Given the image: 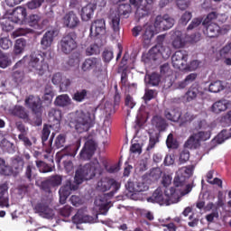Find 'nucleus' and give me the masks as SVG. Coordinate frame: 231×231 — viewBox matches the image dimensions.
Instances as JSON below:
<instances>
[{
    "mask_svg": "<svg viewBox=\"0 0 231 231\" xmlns=\"http://www.w3.org/2000/svg\"><path fill=\"white\" fill-rule=\"evenodd\" d=\"M95 204L99 207V210H101V214L106 216L107 214V210H109V202L106 200V195L97 197L95 200Z\"/></svg>",
    "mask_w": 231,
    "mask_h": 231,
    "instance_id": "30",
    "label": "nucleus"
},
{
    "mask_svg": "<svg viewBox=\"0 0 231 231\" xmlns=\"http://www.w3.org/2000/svg\"><path fill=\"white\" fill-rule=\"evenodd\" d=\"M11 115L14 116H17L18 118H22L23 120H28V112L24 108V106H14L13 108L10 109Z\"/></svg>",
    "mask_w": 231,
    "mask_h": 231,
    "instance_id": "29",
    "label": "nucleus"
},
{
    "mask_svg": "<svg viewBox=\"0 0 231 231\" xmlns=\"http://www.w3.org/2000/svg\"><path fill=\"white\" fill-rule=\"evenodd\" d=\"M0 207L8 208L10 207V196L8 195V184H0Z\"/></svg>",
    "mask_w": 231,
    "mask_h": 231,
    "instance_id": "23",
    "label": "nucleus"
},
{
    "mask_svg": "<svg viewBox=\"0 0 231 231\" xmlns=\"http://www.w3.org/2000/svg\"><path fill=\"white\" fill-rule=\"evenodd\" d=\"M61 23L65 28H69L70 30H75L78 26H80V18L79 14L73 11H69L65 14L61 19Z\"/></svg>",
    "mask_w": 231,
    "mask_h": 231,
    "instance_id": "11",
    "label": "nucleus"
},
{
    "mask_svg": "<svg viewBox=\"0 0 231 231\" xmlns=\"http://www.w3.org/2000/svg\"><path fill=\"white\" fill-rule=\"evenodd\" d=\"M178 190L179 189H176L174 188H171L170 189L166 190L168 205H172L180 201V193L178 192Z\"/></svg>",
    "mask_w": 231,
    "mask_h": 231,
    "instance_id": "27",
    "label": "nucleus"
},
{
    "mask_svg": "<svg viewBox=\"0 0 231 231\" xmlns=\"http://www.w3.org/2000/svg\"><path fill=\"white\" fill-rule=\"evenodd\" d=\"M162 57V59H169L171 57V49L162 45H156L152 48L148 53L150 60H158Z\"/></svg>",
    "mask_w": 231,
    "mask_h": 231,
    "instance_id": "10",
    "label": "nucleus"
},
{
    "mask_svg": "<svg viewBox=\"0 0 231 231\" xmlns=\"http://www.w3.org/2000/svg\"><path fill=\"white\" fill-rule=\"evenodd\" d=\"M95 151H97V143H95L93 138L89 137L86 141L79 156L81 160H91V158H93V154H95Z\"/></svg>",
    "mask_w": 231,
    "mask_h": 231,
    "instance_id": "12",
    "label": "nucleus"
},
{
    "mask_svg": "<svg viewBox=\"0 0 231 231\" xmlns=\"http://www.w3.org/2000/svg\"><path fill=\"white\" fill-rule=\"evenodd\" d=\"M158 142H160V140L158 139V135H150L149 144L146 148V151H151L152 149H154Z\"/></svg>",
    "mask_w": 231,
    "mask_h": 231,
    "instance_id": "62",
    "label": "nucleus"
},
{
    "mask_svg": "<svg viewBox=\"0 0 231 231\" xmlns=\"http://www.w3.org/2000/svg\"><path fill=\"white\" fill-rule=\"evenodd\" d=\"M88 97V90L86 89H82V90H79L77 91L72 98L73 100H75L76 102H82L83 100L86 99V97Z\"/></svg>",
    "mask_w": 231,
    "mask_h": 231,
    "instance_id": "49",
    "label": "nucleus"
},
{
    "mask_svg": "<svg viewBox=\"0 0 231 231\" xmlns=\"http://www.w3.org/2000/svg\"><path fill=\"white\" fill-rule=\"evenodd\" d=\"M12 40L6 36H0V50H10L13 46Z\"/></svg>",
    "mask_w": 231,
    "mask_h": 231,
    "instance_id": "47",
    "label": "nucleus"
},
{
    "mask_svg": "<svg viewBox=\"0 0 231 231\" xmlns=\"http://www.w3.org/2000/svg\"><path fill=\"white\" fill-rule=\"evenodd\" d=\"M53 129V125H44L42 131V141L44 145L45 142H48L50 134H51V130Z\"/></svg>",
    "mask_w": 231,
    "mask_h": 231,
    "instance_id": "42",
    "label": "nucleus"
},
{
    "mask_svg": "<svg viewBox=\"0 0 231 231\" xmlns=\"http://www.w3.org/2000/svg\"><path fill=\"white\" fill-rule=\"evenodd\" d=\"M91 37H98V35H106V20L97 19L94 21L90 26Z\"/></svg>",
    "mask_w": 231,
    "mask_h": 231,
    "instance_id": "17",
    "label": "nucleus"
},
{
    "mask_svg": "<svg viewBox=\"0 0 231 231\" xmlns=\"http://www.w3.org/2000/svg\"><path fill=\"white\" fill-rule=\"evenodd\" d=\"M8 66H12V60H10L8 55L0 51V68L5 69V68H8Z\"/></svg>",
    "mask_w": 231,
    "mask_h": 231,
    "instance_id": "46",
    "label": "nucleus"
},
{
    "mask_svg": "<svg viewBox=\"0 0 231 231\" xmlns=\"http://www.w3.org/2000/svg\"><path fill=\"white\" fill-rule=\"evenodd\" d=\"M42 17L39 14H31L28 19L30 26H37L42 21Z\"/></svg>",
    "mask_w": 231,
    "mask_h": 231,
    "instance_id": "59",
    "label": "nucleus"
},
{
    "mask_svg": "<svg viewBox=\"0 0 231 231\" xmlns=\"http://www.w3.org/2000/svg\"><path fill=\"white\" fill-rule=\"evenodd\" d=\"M62 185V176L54 175L48 178L45 182H42V187L46 192H51L50 187H59Z\"/></svg>",
    "mask_w": 231,
    "mask_h": 231,
    "instance_id": "22",
    "label": "nucleus"
},
{
    "mask_svg": "<svg viewBox=\"0 0 231 231\" xmlns=\"http://www.w3.org/2000/svg\"><path fill=\"white\" fill-rule=\"evenodd\" d=\"M55 30L46 32L42 40L41 46L42 50H48V48H51V44H53V41L55 39Z\"/></svg>",
    "mask_w": 231,
    "mask_h": 231,
    "instance_id": "24",
    "label": "nucleus"
},
{
    "mask_svg": "<svg viewBox=\"0 0 231 231\" xmlns=\"http://www.w3.org/2000/svg\"><path fill=\"white\" fill-rule=\"evenodd\" d=\"M166 145L169 149H178V141L174 139V135H172V134H170L168 135V138L166 140Z\"/></svg>",
    "mask_w": 231,
    "mask_h": 231,
    "instance_id": "53",
    "label": "nucleus"
},
{
    "mask_svg": "<svg viewBox=\"0 0 231 231\" xmlns=\"http://www.w3.org/2000/svg\"><path fill=\"white\" fill-rule=\"evenodd\" d=\"M196 79H198V74L190 73L184 79V80L175 83V89H185V88H187V86H189L191 82H194Z\"/></svg>",
    "mask_w": 231,
    "mask_h": 231,
    "instance_id": "26",
    "label": "nucleus"
},
{
    "mask_svg": "<svg viewBox=\"0 0 231 231\" xmlns=\"http://www.w3.org/2000/svg\"><path fill=\"white\" fill-rule=\"evenodd\" d=\"M71 210H73L71 206L67 205L59 209V214L62 216V217H69V216H71Z\"/></svg>",
    "mask_w": 231,
    "mask_h": 231,
    "instance_id": "60",
    "label": "nucleus"
},
{
    "mask_svg": "<svg viewBox=\"0 0 231 231\" xmlns=\"http://www.w3.org/2000/svg\"><path fill=\"white\" fill-rule=\"evenodd\" d=\"M25 106H28L30 109H32V113L41 116L42 113V102L41 101V97L29 96L25 99Z\"/></svg>",
    "mask_w": 231,
    "mask_h": 231,
    "instance_id": "15",
    "label": "nucleus"
},
{
    "mask_svg": "<svg viewBox=\"0 0 231 231\" xmlns=\"http://www.w3.org/2000/svg\"><path fill=\"white\" fill-rule=\"evenodd\" d=\"M132 33L134 37L141 35V40L144 46H149L152 37H154V26L151 23H145L144 25H137L133 28Z\"/></svg>",
    "mask_w": 231,
    "mask_h": 231,
    "instance_id": "4",
    "label": "nucleus"
},
{
    "mask_svg": "<svg viewBox=\"0 0 231 231\" xmlns=\"http://www.w3.org/2000/svg\"><path fill=\"white\" fill-rule=\"evenodd\" d=\"M125 187L129 192H145V190H149V185L143 182V180H136L134 182L128 180L125 184Z\"/></svg>",
    "mask_w": 231,
    "mask_h": 231,
    "instance_id": "20",
    "label": "nucleus"
},
{
    "mask_svg": "<svg viewBox=\"0 0 231 231\" xmlns=\"http://www.w3.org/2000/svg\"><path fill=\"white\" fill-rule=\"evenodd\" d=\"M152 124L157 127L159 131L165 129V119L160 116H155L152 120Z\"/></svg>",
    "mask_w": 231,
    "mask_h": 231,
    "instance_id": "43",
    "label": "nucleus"
},
{
    "mask_svg": "<svg viewBox=\"0 0 231 231\" xmlns=\"http://www.w3.org/2000/svg\"><path fill=\"white\" fill-rule=\"evenodd\" d=\"M82 71H100L102 69V60L99 58L87 59L81 65Z\"/></svg>",
    "mask_w": 231,
    "mask_h": 231,
    "instance_id": "18",
    "label": "nucleus"
},
{
    "mask_svg": "<svg viewBox=\"0 0 231 231\" xmlns=\"http://www.w3.org/2000/svg\"><path fill=\"white\" fill-rule=\"evenodd\" d=\"M173 183L175 187L180 191L181 196H186V194H189L192 191V185L185 184L187 183V179H185L184 176L178 174V171L176 172Z\"/></svg>",
    "mask_w": 231,
    "mask_h": 231,
    "instance_id": "13",
    "label": "nucleus"
},
{
    "mask_svg": "<svg viewBox=\"0 0 231 231\" xmlns=\"http://www.w3.org/2000/svg\"><path fill=\"white\" fill-rule=\"evenodd\" d=\"M77 145H70V146H67L64 149V152L67 156H77Z\"/></svg>",
    "mask_w": 231,
    "mask_h": 231,
    "instance_id": "63",
    "label": "nucleus"
},
{
    "mask_svg": "<svg viewBox=\"0 0 231 231\" xmlns=\"http://www.w3.org/2000/svg\"><path fill=\"white\" fill-rule=\"evenodd\" d=\"M174 23L173 18L169 14L158 15L154 21V28L156 32H165L166 30H171L174 26Z\"/></svg>",
    "mask_w": 231,
    "mask_h": 231,
    "instance_id": "8",
    "label": "nucleus"
},
{
    "mask_svg": "<svg viewBox=\"0 0 231 231\" xmlns=\"http://www.w3.org/2000/svg\"><path fill=\"white\" fill-rule=\"evenodd\" d=\"M222 59H226L228 55H231V42L226 44L219 51Z\"/></svg>",
    "mask_w": 231,
    "mask_h": 231,
    "instance_id": "54",
    "label": "nucleus"
},
{
    "mask_svg": "<svg viewBox=\"0 0 231 231\" xmlns=\"http://www.w3.org/2000/svg\"><path fill=\"white\" fill-rule=\"evenodd\" d=\"M201 23H203V20H201V18H194L189 24L187 30H196V28L201 25Z\"/></svg>",
    "mask_w": 231,
    "mask_h": 231,
    "instance_id": "64",
    "label": "nucleus"
},
{
    "mask_svg": "<svg viewBox=\"0 0 231 231\" xmlns=\"http://www.w3.org/2000/svg\"><path fill=\"white\" fill-rule=\"evenodd\" d=\"M42 3H44V0H32L27 4V7L29 10H35L40 8L42 5Z\"/></svg>",
    "mask_w": 231,
    "mask_h": 231,
    "instance_id": "61",
    "label": "nucleus"
},
{
    "mask_svg": "<svg viewBox=\"0 0 231 231\" xmlns=\"http://www.w3.org/2000/svg\"><path fill=\"white\" fill-rule=\"evenodd\" d=\"M112 189V192H116L120 189V183L114 179L104 178L97 182V189L106 192Z\"/></svg>",
    "mask_w": 231,
    "mask_h": 231,
    "instance_id": "14",
    "label": "nucleus"
},
{
    "mask_svg": "<svg viewBox=\"0 0 231 231\" xmlns=\"http://www.w3.org/2000/svg\"><path fill=\"white\" fill-rule=\"evenodd\" d=\"M66 144V134H59L54 142V145L56 146V149H60Z\"/></svg>",
    "mask_w": 231,
    "mask_h": 231,
    "instance_id": "52",
    "label": "nucleus"
},
{
    "mask_svg": "<svg viewBox=\"0 0 231 231\" xmlns=\"http://www.w3.org/2000/svg\"><path fill=\"white\" fill-rule=\"evenodd\" d=\"M0 147L1 149H3V151H7V152H12V151H14V143L10 141H8V139H3L0 142Z\"/></svg>",
    "mask_w": 231,
    "mask_h": 231,
    "instance_id": "50",
    "label": "nucleus"
},
{
    "mask_svg": "<svg viewBox=\"0 0 231 231\" xmlns=\"http://www.w3.org/2000/svg\"><path fill=\"white\" fill-rule=\"evenodd\" d=\"M93 125H95V113L93 112H79L70 122V127H75L78 133H86Z\"/></svg>",
    "mask_w": 231,
    "mask_h": 231,
    "instance_id": "2",
    "label": "nucleus"
},
{
    "mask_svg": "<svg viewBox=\"0 0 231 231\" xmlns=\"http://www.w3.org/2000/svg\"><path fill=\"white\" fill-rule=\"evenodd\" d=\"M195 137L199 140V143L200 142H206V140L210 139V131L207 132H199L197 134H194Z\"/></svg>",
    "mask_w": 231,
    "mask_h": 231,
    "instance_id": "56",
    "label": "nucleus"
},
{
    "mask_svg": "<svg viewBox=\"0 0 231 231\" xmlns=\"http://www.w3.org/2000/svg\"><path fill=\"white\" fill-rule=\"evenodd\" d=\"M231 106L230 101L226 99H221L217 102H215L211 106L212 113H215V115H219V113H223L224 111H226L228 107Z\"/></svg>",
    "mask_w": 231,
    "mask_h": 231,
    "instance_id": "25",
    "label": "nucleus"
},
{
    "mask_svg": "<svg viewBox=\"0 0 231 231\" xmlns=\"http://www.w3.org/2000/svg\"><path fill=\"white\" fill-rule=\"evenodd\" d=\"M75 39L76 36L73 32L65 35L61 39L60 42V48L62 53H65V55H69L71 51L77 49V41Z\"/></svg>",
    "mask_w": 231,
    "mask_h": 231,
    "instance_id": "6",
    "label": "nucleus"
},
{
    "mask_svg": "<svg viewBox=\"0 0 231 231\" xmlns=\"http://www.w3.org/2000/svg\"><path fill=\"white\" fill-rule=\"evenodd\" d=\"M199 93H201V91H199V87L198 85H192L185 94L187 102H192V100H196Z\"/></svg>",
    "mask_w": 231,
    "mask_h": 231,
    "instance_id": "34",
    "label": "nucleus"
},
{
    "mask_svg": "<svg viewBox=\"0 0 231 231\" xmlns=\"http://www.w3.org/2000/svg\"><path fill=\"white\" fill-rule=\"evenodd\" d=\"M184 147L186 149H198L199 147V141L197 139L195 134L186 141Z\"/></svg>",
    "mask_w": 231,
    "mask_h": 231,
    "instance_id": "39",
    "label": "nucleus"
},
{
    "mask_svg": "<svg viewBox=\"0 0 231 231\" xmlns=\"http://www.w3.org/2000/svg\"><path fill=\"white\" fill-rule=\"evenodd\" d=\"M190 19H192V13L186 11L180 19V24H183V26H187V24L189 23V21H190Z\"/></svg>",
    "mask_w": 231,
    "mask_h": 231,
    "instance_id": "58",
    "label": "nucleus"
},
{
    "mask_svg": "<svg viewBox=\"0 0 231 231\" xmlns=\"http://www.w3.org/2000/svg\"><path fill=\"white\" fill-rule=\"evenodd\" d=\"M93 14H95L93 5H87L81 10V18L83 21H89L93 17Z\"/></svg>",
    "mask_w": 231,
    "mask_h": 231,
    "instance_id": "35",
    "label": "nucleus"
},
{
    "mask_svg": "<svg viewBox=\"0 0 231 231\" xmlns=\"http://www.w3.org/2000/svg\"><path fill=\"white\" fill-rule=\"evenodd\" d=\"M101 172L102 167L97 159L92 162L80 166L76 171L74 181L71 182V180H67L65 185L60 189V203L64 205V203H66V199H68L71 194V190H77L79 189V185H80L84 180H93L97 174H101Z\"/></svg>",
    "mask_w": 231,
    "mask_h": 231,
    "instance_id": "1",
    "label": "nucleus"
},
{
    "mask_svg": "<svg viewBox=\"0 0 231 231\" xmlns=\"http://www.w3.org/2000/svg\"><path fill=\"white\" fill-rule=\"evenodd\" d=\"M148 203H158L159 205L169 206V201H167L166 193L162 189V188H157L152 195L147 199Z\"/></svg>",
    "mask_w": 231,
    "mask_h": 231,
    "instance_id": "19",
    "label": "nucleus"
},
{
    "mask_svg": "<svg viewBox=\"0 0 231 231\" xmlns=\"http://www.w3.org/2000/svg\"><path fill=\"white\" fill-rule=\"evenodd\" d=\"M13 15L16 17L17 21H24L26 19V9L24 7H17Z\"/></svg>",
    "mask_w": 231,
    "mask_h": 231,
    "instance_id": "45",
    "label": "nucleus"
},
{
    "mask_svg": "<svg viewBox=\"0 0 231 231\" xmlns=\"http://www.w3.org/2000/svg\"><path fill=\"white\" fill-rule=\"evenodd\" d=\"M69 86H71V80H69V79L63 76L59 85L60 91H68V88H69Z\"/></svg>",
    "mask_w": 231,
    "mask_h": 231,
    "instance_id": "57",
    "label": "nucleus"
},
{
    "mask_svg": "<svg viewBox=\"0 0 231 231\" xmlns=\"http://www.w3.org/2000/svg\"><path fill=\"white\" fill-rule=\"evenodd\" d=\"M145 82L150 86H158L160 84V75L152 73L145 78Z\"/></svg>",
    "mask_w": 231,
    "mask_h": 231,
    "instance_id": "44",
    "label": "nucleus"
},
{
    "mask_svg": "<svg viewBox=\"0 0 231 231\" xmlns=\"http://www.w3.org/2000/svg\"><path fill=\"white\" fill-rule=\"evenodd\" d=\"M217 19L218 21H225L226 16L225 14H217V12H211L208 14L207 18L203 21L202 24L207 26L210 21H215Z\"/></svg>",
    "mask_w": 231,
    "mask_h": 231,
    "instance_id": "37",
    "label": "nucleus"
},
{
    "mask_svg": "<svg viewBox=\"0 0 231 231\" xmlns=\"http://www.w3.org/2000/svg\"><path fill=\"white\" fill-rule=\"evenodd\" d=\"M206 26V33L208 37H218L219 33H221V27H219L217 23H208Z\"/></svg>",
    "mask_w": 231,
    "mask_h": 231,
    "instance_id": "31",
    "label": "nucleus"
},
{
    "mask_svg": "<svg viewBox=\"0 0 231 231\" xmlns=\"http://www.w3.org/2000/svg\"><path fill=\"white\" fill-rule=\"evenodd\" d=\"M179 176H183L185 179L189 180L194 174V165H189L182 167L177 171Z\"/></svg>",
    "mask_w": 231,
    "mask_h": 231,
    "instance_id": "38",
    "label": "nucleus"
},
{
    "mask_svg": "<svg viewBox=\"0 0 231 231\" xmlns=\"http://www.w3.org/2000/svg\"><path fill=\"white\" fill-rule=\"evenodd\" d=\"M49 116L51 120H55L56 122V127H60V122L59 121V116H60V111L59 110H56L55 108H51L50 111H49Z\"/></svg>",
    "mask_w": 231,
    "mask_h": 231,
    "instance_id": "51",
    "label": "nucleus"
},
{
    "mask_svg": "<svg viewBox=\"0 0 231 231\" xmlns=\"http://www.w3.org/2000/svg\"><path fill=\"white\" fill-rule=\"evenodd\" d=\"M223 89H225V85H223V82L219 80L210 83L208 88L210 93H220Z\"/></svg>",
    "mask_w": 231,
    "mask_h": 231,
    "instance_id": "41",
    "label": "nucleus"
},
{
    "mask_svg": "<svg viewBox=\"0 0 231 231\" xmlns=\"http://www.w3.org/2000/svg\"><path fill=\"white\" fill-rule=\"evenodd\" d=\"M24 178H26L29 183H32L35 180V166H33L32 162H29L25 167Z\"/></svg>",
    "mask_w": 231,
    "mask_h": 231,
    "instance_id": "36",
    "label": "nucleus"
},
{
    "mask_svg": "<svg viewBox=\"0 0 231 231\" xmlns=\"http://www.w3.org/2000/svg\"><path fill=\"white\" fill-rule=\"evenodd\" d=\"M26 48V40L20 38L17 39L14 42L13 53L14 57H18V55H23L24 53V49Z\"/></svg>",
    "mask_w": 231,
    "mask_h": 231,
    "instance_id": "28",
    "label": "nucleus"
},
{
    "mask_svg": "<svg viewBox=\"0 0 231 231\" xmlns=\"http://www.w3.org/2000/svg\"><path fill=\"white\" fill-rule=\"evenodd\" d=\"M24 167V161L21 158L13 159L12 166L14 176H19L23 172Z\"/></svg>",
    "mask_w": 231,
    "mask_h": 231,
    "instance_id": "32",
    "label": "nucleus"
},
{
    "mask_svg": "<svg viewBox=\"0 0 231 231\" xmlns=\"http://www.w3.org/2000/svg\"><path fill=\"white\" fill-rule=\"evenodd\" d=\"M28 68L32 73L42 77L48 69V63L44 60V56L39 52H33L30 55Z\"/></svg>",
    "mask_w": 231,
    "mask_h": 231,
    "instance_id": "3",
    "label": "nucleus"
},
{
    "mask_svg": "<svg viewBox=\"0 0 231 231\" xmlns=\"http://www.w3.org/2000/svg\"><path fill=\"white\" fill-rule=\"evenodd\" d=\"M130 5L136 8V18L143 19V17H147V15L151 14V10H152V5H154V0H145L144 4L143 0H130Z\"/></svg>",
    "mask_w": 231,
    "mask_h": 231,
    "instance_id": "5",
    "label": "nucleus"
},
{
    "mask_svg": "<svg viewBox=\"0 0 231 231\" xmlns=\"http://www.w3.org/2000/svg\"><path fill=\"white\" fill-rule=\"evenodd\" d=\"M165 117L168 120H171V122H178V120H180V118H181V113H180V111L178 110H166L165 111Z\"/></svg>",
    "mask_w": 231,
    "mask_h": 231,
    "instance_id": "40",
    "label": "nucleus"
},
{
    "mask_svg": "<svg viewBox=\"0 0 231 231\" xmlns=\"http://www.w3.org/2000/svg\"><path fill=\"white\" fill-rule=\"evenodd\" d=\"M148 178L151 181H158V180L162 178V169L153 168L152 170H151Z\"/></svg>",
    "mask_w": 231,
    "mask_h": 231,
    "instance_id": "48",
    "label": "nucleus"
},
{
    "mask_svg": "<svg viewBox=\"0 0 231 231\" xmlns=\"http://www.w3.org/2000/svg\"><path fill=\"white\" fill-rule=\"evenodd\" d=\"M97 219L98 216L96 215L95 217H92L84 214L82 211H78L77 214L72 217V221L76 225H80L82 223H97Z\"/></svg>",
    "mask_w": 231,
    "mask_h": 231,
    "instance_id": "21",
    "label": "nucleus"
},
{
    "mask_svg": "<svg viewBox=\"0 0 231 231\" xmlns=\"http://www.w3.org/2000/svg\"><path fill=\"white\" fill-rule=\"evenodd\" d=\"M131 14V5L122 4L118 7V14L111 16V24L114 32L120 30V15H129Z\"/></svg>",
    "mask_w": 231,
    "mask_h": 231,
    "instance_id": "9",
    "label": "nucleus"
},
{
    "mask_svg": "<svg viewBox=\"0 0 231 231\" xmlns=\"http://www.w3.org/2000/svg\"><path fill=\"white\" fill-rule=\"evenodd\" d=\"M54 104L60 107H68V106H71V98L68 94H62L56 97Z\"/></svg>",
    "mask_w": 231,
    "mask_h": 231,
    "instance_id": "33",
    "label": "nucleus"
},
{
    "mask_svg": "<svg viewBox=\"0 0 231 231\" xmlns=\"http://www.w3.org/2000/svg\"><path fill=\"white\" fill-rule=\"evenodd\" d=\"M86 53L88 56L91 55H98L100 53V47L97 44H91L89 47L87 48Z\"/></svg>",
    "mask_w": 231,
    "mask_h": 231,
    "instance_id": "55",
    "label": "nucleus"
},
{
    "mask_svg": "<svg viewBox=\"0 0 231 231\" xmlns=\"http://www.w3.org/2000/svg\"><path fill=\"white\" fill-rule=\"evenodd\" d=\"M189 54L187 51H177L171 57V63L176 69H181L182 71L187 69V60Z\"/></svg>",
    "mask_w": 231,
    "mask_h": 231,
    "instance_id": "7",
    "label": "nucleus"
},
{
    "mask_svg": "<svg viewBox=\"0 0 231 231\" xmlns=\"http://www.w3.org/2000/svg\"><path fill=\"white\" fill-rule=\"evenodd\" d=\"M34 210L36 214H39L41 217H44L45 219H52V217L55 216V211H53V208H50V205H48L45 202L38 203Z\"/></svg>",
    "mask_w": 231,
    "mask_h": 231,
    "instance_id": "16",
    "label": "nucleus"
}]
</instances>
